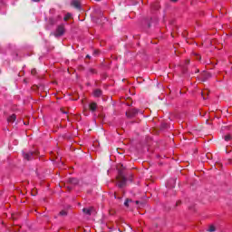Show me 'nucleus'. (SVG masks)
I'll list each match as a JSON object with an SVG mask.
<instances>
[{
    "mask_svg": "<svg viewBox=\"0 0 232 232\" xmlns=\"http://www.w3.org/2000/svg\"><path fill=\"white\" fill-rule=\"evenodd\" d=\"M94 97H101L102 95V91L96 89L93 92Z\"/></svg>",
    "mask_w": 232,
    "mask_h": 232,
    "instance_id": "obj_8",
    "label": "nucleus"
},
{
    "mask_svg": "<svg viewBox=\"0 0 232 232\" xmlns=\"http://www.w3.org/2000/svg\"><path fill=\"white\" fill-rule=\"evenodd\" d=\"M197 59H198V61H200V56H199V55H197Z\"/></svg>",
    "mask_w": 232,
    "mask_h": 232,
    "instance_id": "obj_21",
    "label": "nucleus"
},
{
    "mask_svg": "<svg viewBox=\"0 0 232 232\" xmlns=\"http://www.w3.org/2000/svg\"><path fill=\"white\" fill-rule=\"evenodd\" d=\"M32 75H35L37 73V71L35 69H33L31 71Z\"/></svg>",
    "mask_w": 232,
    "mask_h": 232,
    "instance_id": "obj_16",
    "label": "nucleus"
},
{
    "mask_svg": "<svg viewBox=\"0 0 232 232\" xmlns=\"http://www.w3.org/2000/svg\"><path fill=\"white\" fill-rule=\"evenodd\" d=\"M129 203H130V199H126L124 202V206H126V208H128Z\"/></svg>",
    "mask_w": 232,
    "mask_h": 232,
    "instance_id": "obj_15",
    "label": "nucleus"
},
{
    "mask_svg": "<svg viewBox=\"0 0 232 232\" xmlns=\"http://www.w3.org/2000/svg\"><path fill=\"white\" fill-rule=\"evenodd\" d=\"M86 58H87V59H90V55H87Z\"/></svg>",
    "mask_w": 232,
    "mask_h": 232,
    "instance_id": "obj_23",
    "label": "nucleus"
},
{
    "mask_svg": "<svg viewBox=\"0 0 232 232\" xmlns=\"http://www.w3.org/2000/svg\"><path fill=\"white\" fill-rule=\"evenodd\" d=\"M64 34V25H59L54 33L55 37H61Z\"/></svg>",
    "mask_w": 232,
    "mask_h": 232,
    "instance_id": "obj_3",
    "label": "nucleus"
},
{
    "mask_svg": "<svg viewBox=\"0 0 232 232\" xmlns=\"http://www.w3.org/2000/svg\"><path fill=\"white\" fill-rule=\"evenodd\" d=\"M34 3H39L40 0H33Z\"/></svg>",
    "mask_w": 232,
    "mask_h": 232,
    "instance_id": "obj_20",
    "label": "nucleus"
},
{
    "mask_svg": "<svg viewBox=\"0 0 232 232\" xmlns=\"http://www.w3.org/2000/svg\"><path fill=\"white\" fill-rule=\"evenodd\" d=\"M187 64H189V60L187 61Z\"/></svg>",
    "mask_w": 232,
    "mask_h": 232,
    "instance_id": "obj_24",
    "label": "nucleus"
},
{
    "mask_svg": "<svg viewBox=\"0 0 232 232\" xmlns=\"http://www.w3.org/2000/svg\"><path fill=\"white\" fill-rule=\"evenodd\" d=\"M172 1V3H177V1H179V0H171Z\"/></svg>",
    "mask_w": 232,
    "mask_h": 232,
    "instance_id": "obj_22",
    "label": "nucleus"
},
{
    "mask_svg": "<svg viewBox=\"0 0 232 232\" xmlns=\"http://www.w3.org/2000/svg\"><path fill=\"white\" fill-rule=\"evenodd\" d=\"M216 229H217V228H215V226L210 225L209 227H208V232H215Z\"/></svg>",
    "mask_w": 232,
    "mask_h": 232,
    "instance_id": "obj_12",
    "label": "nucleus"
},
{
    "mask_svg": "<svg viewBox=\"0 0 232 232\" xmlns=\"http://www.w3.org/2000/svg\"><path fill=\"white\" fill-rule=\"evenodd\" d=\"M137 113H139V111L137 109H131L130 111L126 112V115L127 117H129V119H131V117H135Z\"/></svg>",
    "mask_w": 232,
    "mask_h": 232,
    "instance_id": "obj_4",
    "label": "nucleus"
},
{
    "mask_svg": "<svg viewBox=\"0 0 232 232\" xmlns=\"http://www.w3.org/2000/svg\"><path fill=\"white\" fill-rule=\"evenodd\" d=\"M16 119L15 114L11 115L8 119H7V122H14Z\"/></svg>",
    "mask_w": 232,
    "mask_h": 232,
    "instance_id": "obj_9",
    "label": "nucleus"
},
{
    "mask_svg": "<svg viewBox=\"0 0 232 232\" xmlns=\"http://www.w3.org/2000/svg\"><path fill=\"white\" fill-rule=\"evenodd\" d=\"M204 95H206L205 92H202V96H203V99H206V97H204Z\"/></svg>",
    "mask_w": 232,
    "mask_h": 232,
    "instance_id": "obj_18",
    "label": "nucleus"
},
{
    "mask_svg": "<svg viewBox=\"0 0 232 232\" xmlns=\"http://www.w3.org/2000/svg\"><path fill=\"white\" fill-rule=\"evenodd\" d=\"M23 155L25 160H32V159L37 156V152L35 151L23 152Z\"/></svg>",
    "mask_w": 232,
    "mask_h": 232,
    "instance_id": "obj_2",
    "label": "nucleus"
},
{
    "mask_svg": "<svg viewBox=\"0 0 232 232\" xmlns=\"http://www.w3.org/2000/svg\"><path fill=\"white\" fill-rule=\"evenodd\" d=\"M89 108H90L91 111H95L97 110V103L92 102L91 104H89Z\"/></svg>",
    "mask_w": 232,
    "mask_h": 232,
    "instance_id": "obj_7",
    "label": "nucleus"
},
{
    "mask_svg": "<svg viewBox=\"0 0 232 232\" xmlns=\"http://www.w3.org/2000/svg\"><path fill=\"white\" fill-rule=\"evenodd\" d=\"M83 213L85 215H93V213H95V208H93V207H90V208H85L82 209Z\"/></svg>",
    "mask_w": 232,
    "mask_h": 232,
    "instance_id": "obj_5",
    "label": "nucleus"
},
{
    "mask_svg": "<svg viewBox=\"0 0 232 232\" xmlns=\"http://www.w3.org/2000/svg\"><path fill=\"white\" fill-rule=\"evenodd\" d=\"M60 215H61V217H66L68 215V213L66 212V210H62L60 212Z\"/></svg>",
    "mask_w": 232,
    "mask_h": 232,
    "instance_id": "obj_13",
    "label": "nucleus"
},
{
    "mask_svg": "<svg viewBox=\"0 0 232 232\" xmlns=\"http://www.w3.org/2000/svg\"><path fill=\"white\" fill-rule=\"evenodd\" d=\"M176 206H180V201H178V202L176 203Z\"/></svg>",
    "mask_w": 232,
    "mask_h": 232,
    "instance_id": "obj_19",
    "label": "nucleus"
},
{
    "mask_svg": "<svg viewBox=\"0 0 232 232\" xmlns=\"http://www.w3.org/2000/svg\"><path fill=\"white\" fill-rule=\"evenodd\" d=\"M70 17H71V14H67L66 16L64 17V21H66L67 19H70Z\"/></svg>",
    "mask_w": 232,
    "mask_h": 232,
    "instance_id": "obj_17",
    "label": "nucleus"
},
{
    "mask_svg": "<svg viewBox=\"0 0 232 232\" xmlns=\"http://www.w3.org/2000/svg\"><path fill=\"white\" fill-rule=\"evenodd\" d=\"M136 204H139V201H136Z\"/></svg>",
    "mask_w": 232,
    "mask_h": 232,
    "instance_id": "obj_25",
    "label": "nucleus"
},
{
    "mask_svg": "<svg viewBox=\"0 0 232 232\" xmlns=\"http://www.w3.org/2000/svg\"><path fill=\"white\" fill-rule=\"evenodd\" d=\"M152 10H159L160 8V5H159V3H155L151 5Z\"/></svg>",
    "mask_w": 232,
    "mask_h": 232,
    "instance_id": "obj_11",
    "label": "nucleus"
},
{
    "mask_svg": "<svg viewBox=\"0 0 232 232\" xmlns=\"http://www.w3.org/2000/svg\"><path fill=\"white\" fill-rule=\"evenodd\" d=\"M231 140V135H227V136H225V140L227 142V141H229Z\"/></svg>",
    "mask_w": 232,
    "mask_h": 232,
    "instance_id": "obj_14",
    "label": "nucleus"
},
{
    "mask_svg": "<svg viewBox=\"0 0 232 232\" xmlns=\"http://www.w3.org/2000/svg\"><path fill=\"white\" fill-rule=\"evenodd\" d=\"M69 182L71 184H78L79 180H77V179H75V178H71V179H69Z\"/></svg>",
    "mask_w": 232,
    "mask_h": 232,
    "instance_id": "obj_10",
    "label": "nucleus"
},
{
    "mask_svg": "<svg viewBox=\"0 0 232 232\" xmlns=\"http://www.w3.org/2000/svg\"><path fill=\"white\" fill-rule=\"evenodd\" d=\"M71 5L74 6V8H81V3H79L77 0H72Z\"/></svg>",
    "mask_w": 232,
    "mask_h": 232,
    "instance_id": "obj_6",
    "label": "nucleus"
},
{
    "mask_svg": "<svg viewBox=\"0 0 232 232\" xmlns=\"http://www.w3.org/2000/svg\"><path fill=\"white\" fill-rule=\"evenodd\" d=\"M128 179H126V177H124V174L122 172H120L119 176L117 177V186L118 188H126V182Z\"/></svg>",
    "mask_w": 232,
    "mask_h": 232,
    "instance_id": "obj_1",
    "label": "nucleus"
}]
</instances>
